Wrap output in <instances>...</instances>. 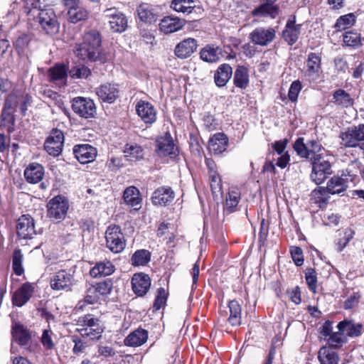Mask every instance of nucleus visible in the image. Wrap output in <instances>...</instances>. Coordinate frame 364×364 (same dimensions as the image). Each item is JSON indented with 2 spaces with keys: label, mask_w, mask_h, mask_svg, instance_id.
I'll return each instance as SVG.
<instances>
[{
  "label": "nucleus",
  "mask_w": 364,
  "mask_h": 364,
  "mask_svg": "<svg viewBox=\"0 0 364 364\" xmlns=\"http://www.w3.org/2000/svg\"><path fill=\"white\" fill-rule=\"evenodd\" d=\"M101 37L96 30H91L84 36L83 42L75 50L77 57L91 62L103 61L101 54Z\"/></svg>",
  "instance_id": "nucleus-1"
},
{
  "label": "nucleus",
  "mask_w": 364,
  "mask_h": 364,
  "mask_svg": "<svg viewBox=\"0 0 364 364\" xmlns=\"http://www.w3.org/2000/svg\"><path fill=\"white\" fill-rule=\"evenodd\" d=\"M77 326H78L77 330L82 337L90 338L92 340L99 339L103 332L99 320L90 314L80 317Z\"/></svg>",
  "instance_id": "nucleus-2"
},
{
  "label": "nucleus",
  "mask_w": 364,
  "mask_h": 364,
  "mask_svg": "<svg viewBox=\"0 0 364 364\" xmlns=\"http://www.w3.org/2000/svg\"><path fill=\"white\" fill-rule=\"evenodd\" d=\"M32 7L33 9H38L39 12L37 16L38 21L42 28L47 33L52 34L58 31V25L55 14L52 9H41L38 1L33 3Z\"/></svg>",
  "instance_id": "nucleus-3"
},
{
  "label": "nucleus",
  "mask_w": 364,
  "mask_h": 364,
  "mask_svg": "<svg viewBox=\"0 0 364 364\" xmlns=\"http://www.w3.org/2000/svg\"><path fill=\"white\" fill-rule=\"evenodd\" d=\"M106 246L113 253H119L126 246L124 236L118 225H109L105 232Z\"/></svg>",
  "instance_id": "nucleus-4"
},
{
  "label": "nucleus",
  "mask_w": 364,
  "mask_h": 364,
  "mask_svg": "<svg viewBox=\"0 0 364 364\" xmlns=\"http://www.w3.org/2000/svg\"><path fill=\"white\" fill-rule=\"evenodd\" d=\"M30 101L31 97L27 95L11 93L5 100L2 114H14L18 112L24 113L27 110V105Z\"/></svg>",
  "instance_id": "nucleus-5"
},
{
  "label": "nucleus",
  "mask_w": 364,
  "mask_h": 364,
  "mask_svg": "<svg viewBox=\"0 0 364 364\" xmlns=\"http://www.w3.org/2000/svg\"><path fill=\"white\" fill-rule=\"evenodd\" d=\"M47 207L48 217L53 221L60 222L65 219L69 205L65 197L57 196L49 201Z\"/></svg>",
  "instance_id": "nucleus-6"
},
{
  "label": "nucleus",
  "mask_w": 364,
  "mask_h": 364,
  "mask_svg": "<svg viewBox=\"0 0 364 364\" xmlns=\"http://www.w3.org/2000/svg\"><path fill=\"white\" fill-rule=\"evenodd\" d=\"M341 144L345 147H356L364 141V124L348 127L340 134Z\"/></svg>",
  "instance_id": "nucleus-7"
},
{
  "label": "nucleus",
  "mask_w": 364,
  "mask_h": 364,
  "mask_svg": "<svg viewBox=\"0 0 364 364\" xmlns=\"http://www.w3.org/2000/svg\"><path fill=\"white\" fill-rule=\"evenodd\" d=\"M311 178L316 184L323 183L328 175L332 173L331 166L328 161L322 157H313Z\"/></svg>",
  "instance_id": "nucleus-8"
},
{
  "label": "nucleus",
  "mask_w": 364,
  "mask_h": 364,
  "mask_svg": "<svg viewBox=\"0 0 364 364\" xmlns=\"http://www.w3.org/2000/svg\"><path fill=\"white\" fill-rule=\"evenodd\" d=\"M63 142V133L60 130L53 129L45 141L44 148L49 155L58 156L62 152Z\"/></svg>",
  "instance_id": "nucleus-9"
},
{
  "label": "nucleus",
  "mask_w": 364,
  "mask_h": 364,
  "mask_svg": "<svg viewBox=\"0 0 364 364\" xmlns=\"http://www.w3.org/2000/svg\"><path fill=\"white\" fill-rule=\"evenodd\" d=\"M276 37V31L272 27H259L250 34L251 41L260 46H266L272 43Z\"/></svg>",
  "instance_id": "nucleus-10"
},
{
  "label": "nucleus",
  "mask_w": 364,
  "mask_h": 364,
  "mask_svg": "<svg viewBox=\"0 0 364 364\" xmlns=\"http://www.w3.org/2000/svg\"><path fill=\"white\" fill-rule=\"evenodd\" d=\"M322 73L321 55L310 53L306 60V76L310 80L316 81L320 77Z\"/></svg>",
  "instance_id": "nucleus-11"
},
{
  "label": "nucleus",
  "mask_w": 364,
  "mask_h": 364,
  "mask_svg": "<svg viewBox=\"0 0 364 364\" xmlns=\"http://www.w3.org/2000/svg\"><path fill=\"white\" fill-rule=\"evenodd\" d=\"M156 151L161 156L176 155L178 149L170 133L166 132L156 140Z\"/></svg>",
  "instance_id": "nucleus-12"
},
{
  "label": "nucleus",
  "mask_w": 364,
  "mask_h": 364,
  "mask_svg": "<svg viewBox=\"0 0 364 364\" xmlns=\"http://www.w3.org/2000/svg\"><path fill=\"white\" fill-rule=\"evenodd\" d=\"M73 284V277L65 270L56 272L50 280V285L55 291H68Z\"/></svg>",
  "instance_id": "nucleus-13"
},
{
  "label": "nucleus",
  "mask_w": 364,
  "mask_h": 364,
  "mask_svg": "<svg viewBox=\"0 0 364 364\" xmlns=\"http://www.w3.org/2000/svg\"><path fill=\"white\" fill-rule=\"evenodd\" d=\"M105 16L109 18L110 28L114 32H122L127 26V20L124 15L116 9L110 8L105 11Z\"/></svg>",
  "instance_id": "nucleus-14"
},
{
  "label": "nucleus",
  "mask_w": 364,
  "mask_h": 364,
  "mask_svg": "<svg viewBox=\"0 0 364 364\" xmlns=\"http://www.w3.org/2000/svg\"><path fill=\"white\" fill-rule=\"evenodd\" d=\"M17 234L22 239H31L36 235L33 218L29 215L21 216L16 225Z\"/></svg>",
  "instance_id": "nucleus-15"
},
{
  "label": "nucleus",
  "mask_w": 364,
  "mask_h": 364,
  "mask_svg": "<svg viewBox=\"0 0 364 364\" xmlns=\"http://www.w3.org/2000/svg\"><path fill=\"white\" fill-rule=\"evenodd\" d=\"M64 1L68 8V15L71 23H76L87 18L89 13L85 8L80 6V0Z\"/></svg>",
  "instance_id": "nucleus-16"
},
{
  "label": "nucleus",
  "mask_w": 364,
  "mask_h": 364,
  "mask_svg": "<svg viewBox=\"0 0 364 364\" xmlns=\"http://www.w3.org/2000/svg\"><path fill=\"white\" fill-rule=\"evenodd\" d=\"M73 154L81 164H87L93 161L97 154L96 148L90 144H78L74 146Z\"/></svg>",
  "instance_id": "nucleus-17"
},
{
  "label": "nucleus",
  "mask_w": 364,
  "mask_h": 364,
  "mask_svg": "<svg viewBox=\"0 0 364 364\" xmlns=\"http://www.w3.org/2000/svg\"><path fill=\"white\" fill-rule=\"evenodd\" d=\"M185 25V21L178 17L167 16L159 23V29L166 34L172 33L181 30Z\"/></svg>",
  "instance_id": "nucleus-18"
},
{
  "label": "nucleus",
  "mask_w": 364,
  "mask_h": 364,
  "mask_svg": "<svg viewBox=\"0 0 364 364\" xmlns=\"http://www.w3.org/2000/svg\"><path fill=\"white\" fill-rule=\"evenodd\" d=\"M96 93L103 102H114L119 95V90L117 85L106 83L97 88Z\"/></svg>",
  "instance_id": "nucleus-19"
},
{
  "label": "nucleus",
  "mask_w": 364,
  "mask_h": 364,
  "mask_svg": "<svg viewBox=\"0 0 364 364\" xmlns=\"http://www.w3.org/2000/svg\"><path fill=\"white\" fill-rule=\"evenodd\" d=\"M132 286L134 292L138 296H142L146 294L150 288V278L144 273L134 274L132 279Z\"/></svg>",
  "instance_id": "nucleus-20"
},
{
  "label": "nucleus",
  "mask_w": 364,
  "mask_h": 364,
  "mask_svg": "<svg viewBox=\"0 0 364 364\" xmlns=\"http://www.w3.org/2000/svg\"><path fill=\"white\" fill-rule=\"evenodd\" d=\"M197 48V42L194 38H188L178 43L175 48V55L181 59L190 57Z\"/></svg>",
  "instance_id": "nucleus-21"
},
{
  "label": "nucleus",
  "mask_w": 364,
  "mask_h": 364,
  "mask_svg": "<svg viewBox=\"0 0 364 364\" xmlns=\"http://www.w3.org/2000/svg\"><path fill=\"white\" fill-rule=\"evenodd\" d=\"M72 108L75 114H93L96 109L92 100L82 97L73 99Z\"/></svg>",
  "instance_id": "nucleus-22"
},
{
  "label": "nucleus",
  "mask_w": 364,
  "mask_h": 364,
  "mask_svg": "<svg viewBox=\"0 0 364 364\" xmlns=\"http://www.w3.org/2000/svg\"><path fill=\"white\" fill-rule=\"evenodd\" d=\"M347 187V175H342V176H335L328 181L327 186L323 189V191H326L331 194H336L345 191Z\"/></svg>",
  "instance_id": "nucleus-23"
},
{
  "label": "nucleus",
  "mask_w": 364,
  "mask_h": 364,
  "mask_svg": "<svg viewBox=\"0 0 364 364\" xmlns=\"http://www.w3.org/2000/svg\"><path fill=\"white\" fill-rule=\"evenodd\" d=\"M228 144V139L223 133L214 134L208 141V149L214 154H219L225 151Z\"/></svg>",
  "instance_id": "nucleus-24"
},
{
  "label": "nucleus",
  "mask_w": 364,
  "mask_h": 364,
  "mask_svg": "<svg viewBox=\"0 0 364 364\" xmlns=\"http://www.w3.org/2000/svg\"><path fill=\"white\" fill-rule=\"evenodd\" d=\"M12 337L21 346L28 345L31 339V331L20 323H15L12 326Z\"/></svg>",
  "instance_id": "nucleus-25"
},
{
  "label": "nucleus",
  "mask_w": 364,
  "mask_h": 364,
  "mask_svg": "<svg viewBox=\"0 0 364 364\" xmlns=\"http://www.w3.org/2000/svg\"><path fill=\"white\" fill-rule=\"evenodd\" d=\"M33 287L30 283H25L14 294L13 304L17 306H23L31 297Z\"/></svg>",
  "instance_id": "nucleus-26"
},
{
  "label": "nucleus",
  "mask_w": 364,
  "mask_h": 364,
  "mask_svg": "<svg viewBox=\"0 0 364 364\" xmlns=\"http://www.w3.org/2000/svg\"><path fill=\"white\" fill-rule=\"evenodd\" d=\"M301 24H295L294 21L289 20L285 29L282 32V37L289 45L292 46L299 38L301 31Z\"/></svg>",
  "instance_id": "nucleus-27"
},
{
  "label": "nucleus",
  "mask_w": 364,
  "mask_h": 364,
  "mask_svg": "<svg viewBox=\"0 0 364 364\" xmlns=\"http://www.w3.org/2000/svg\"><path fill=\"white\" fill-rule=\"evenodd\" d=\"M174 196V192L170 187H161L154 192L152 201L155 205H166L171 202Z\"/></svg>",
  "instance_id": "nucleus-28"
},
{
  "label": "nucleus",
  "mask_w": 364,
  "mask_h": 364,
  "mask_svg": "<svg viewBox=\"0 0 364 364\" xmlns=\"http://www.w3.org/2000/svg\"><path fill=\"white\" fill-rule=\"evenodd\" d=\"M43 167L37 163L31 164L24 171L26 180L30 183H38L43 179Z\"/></svg>",
  "instance_id": "nucleus-29"
},
{
  "label": "nucleus",
  "mask_w": 364,
  "mask_h": 364,
  "mask_svg": "<svg viewBox=\"0 0 364 364\" xmlns=\"http://www.w3.org/2000/svg\"><path fill=\"white\" fill-rule=\"evenodd\" d=\"M50 81L59 85H65L68 77V69L65 65L58 64L48 70Z\"/></svg>",
  "instance_id": "nucleus-30"
},
{
  "label": "nucleus",
  "mask_w": 364,
  "mask_h": 364,
  "mask_svg": "<svg viewBox=\"0 0 364 364\" xmlns=\"http://www.w3.org/2000/svg\"><path fill=\"white\" fill-rule=\"evenodd\" d=\"M222 56V49L214 45H207L200 52V58L207 63H215Z\"/></svg>",
  "instance_id": "nucleus-31"
},
{
  "label": "nucleus",
  "mask_w": 364,
  "mask_h": 364,
  "mask_svg": "<svg viewBox=\"0 0 364 364\" xmlns=\"http://www.w3.org/2000/svg\"><path fill=\"white\" fill-rule=\"evenodd\" d=\"M337 327L343 334L350 337L358 336L361 333L363 328L361 323L348 320L341 321Z\"/></svg>",
  "instance_id": "nucleus-32"
},
{
  "label": "nucleus",
  "mask_w": 364,
  "mask_h": 364,
  "mask_svg": "<svg viewBox=\"0 0 364 364\" xmlns=\"http://www.w3.org/2000/svg\"><path fill=\"white\" fill-rule=\"evenodd\" d=\"M139 18L149 24L154 23L157 20V16L151 5L143 3L140 4L136 9Z\"/></svg>",
  "instance_id": "nucleus-33"
},
{
  "label": "nucleus",
  "mask_w": 364,
  "mask_h": 364,
  "mask_svg": "<svg viewBox=\"0 0 364 364\" xmlns=\"http://www.w3.org/2000/svg\"><path fill=\"white\" fill-rule=\"evenodd\" d=\"M232 74V69L228 64L220 65L214 75L215 82L218 87L225 86Z\"/></svg>",
  "instance_id": "nucleus-34"
},
{
  "label": "nucleus",
  "mask_w": 364,
  "mask_h": 364,
  "mask_svg": "<svg viewBox=\"0 0 364 364\" xmlns=\"http://www.w3.org/2000/svg\"><path fill=\"white\" fill-rule=\"evenodd\" d=\"M115 267L108 260L97 262L90 270V275L93 277H106L114 272Z\"/></svg>",
  "instance_id": "nucleus-35"
},
{
  "label": "nucleus",
  "mask_w": 364,
  "mask_h": 364,
  "mask_svg": "<svg viewBox=\"0 0 364 364\" xmlns=\"http://www.w3.org/2000/svg\"><path fill=\"white\" fill-rule=\"evenodd\" d=\"M123 197L125 203L132 207H134L135 210L141 208V198L139 196V191L136 187L130 186L127 188L124 192Z\"/></svg>",
  "instance_id": "nucleus-36"
},
{
  "label": "nucleus",
  "mask_w": 364,
  "mask_h": 364,
  "mask_svg": "<svg viewBox=\"0 0 364 364\" xmlns=\"http://www.w3.org/2000/svg\"><path fill=\"white\" fill-rule=\"evenodd\" d=\"M148 338V333L144 329H137L131 333L125 339L124 344L128 346H139Z\"/></svg>",
  "instance_id": "nucleus-37"
},
{
  "label": "nucleus",
  "mask_w": 364,
  "mask_h": 364,
  "mask_svg": "<svg viewBox=\"0 0 364 364\" xmlns=\"http://www.w3.org/2000/svg\"><path fill=\"white\" fill-rule=\"evenodd\" d=\"M318 359L321 364H338L339 357L330 347L323 346L318 353Z\"/></svg>",
  "instance_id": "nucleus-38"
},
{
  "label": "nucleus",
  "mask_w": 364,
  "mask_h": 364,
  "mask_svg": "<svg viewBox=\"0 0 364 364\" xmlns=\"http://www.w3.org/2000/svg\"><path fill=\"white\" fill-rule=\"evenodd\" d=\"M249 83L248 70L246 67L239 65L234 75V84L236 87L245 88Z\"/></svg>",
  "instance_id": "nucleus-39"
},
{
  "label": "nucleus",
  "mask_w": 364,
  "mask_h": 364,
  "mask_svg": "<svg viewBox=\"0 0 364 364\" xmlns=\"http://www.w3.org/2000/svg\"><path fill=\"white\" fill-rule=\"evenodd\" d=\"M228 308L230 311V316L228 321L232 326H239L241 323V306L235 300L229 302Z\"/></svg>",
  "instance_id": "nucleus-40"
},
{
  "label": "nucleus",
  "mask_w": 364,
  "mask_h": 364,
  "mask_svg": "<svg viewBox=\"0 0 364 364\" xmlns=\"http://www.w3.org/2000/svg\"><path fill=\"white\" fill-rule=\"evenodd\" d=\"M124 153V157L129 161H136L143 158V150L137 144H127Z\"/></svg>",
  "instance_id": "nucleus-41"
},
{
  "label": "nucleus",
  "mask_w": 364,
  "mask_h": 364,
  "mask_svg": "<svg viewBox=\"0 0 364 364\" xmlns=\"http://www.w3.org/2000/svg\"><path fill=\"white\" fill-rule=\"evenodd\" d=\"M355 21L356 16L353 13H350L340 16L333 27L338 31H343L353 26Z\"/></svg>",
  "instance_id": "nucleus-42"
},
{
  "label": "nucleus",
  "mask_w": 364,
  "mask_h": 364,
  "mask_svg": "<svg viewBox=\"0 0 364 364\" xmlns=\"http://www.w3.org/2000/svg\"><path fill=\"white\" fill-rule=\"evenodd\" d=\"M193 0H173L171 8L177 12L183 14H191L194 9Z\"/></svg>",
  "instance_id": "nucleus-43"
},
{
  "label": "nucleus",
  "mask_w": 364,
  "mask_h": 364,
  "mask_svg": "<svg viewBox=\"0 0 364 364\" xmlns=\"http://www.w3.org/2000/svg\"><path fill=\"white\" fill-rule=\"evenodd\" d=\"M151 259V253L146 250H139L132 257V264L134 266L146 264Z\"/></svg>",
  "instance_id": "nucleus-44"
},
{
  "label": "nucleus",
  "mask_w": 364,
  "mask_h": 364,
  "mask_svg": "<svg viewBox=\"0 0 364 364\" xmlns=\"http://www.w3.org/2000/svg\"><path fill=\"white\" fill-rule=\"evenodd\" d=\"M343 43L350 47H358L362 45L360 34L357 32L349 31L343 36Z\"/></svg>",
  "instance_id": "nucleus-45"
},
{
  "label": "nucleus",
  "mask_w": 364,
  "mask_h": 364,
  "mask_svg": "<svg viewBox=\"0 0 364 364\" xmlns=\"http://www.w3.org/2000/svg\"><path fill=\"white\" fill-rule=\"evenodd\" d=\"M112 289V282L111 280L107 279L102 282L97 283L95 286L90 287V292H97L98 296H104L109 294Z\"/></svg>",
  "instance_id": "nucleus-46"
},
{
  "label": "nucleus",
  "mask_w": 364,
  "mask_h": 364,
  "mask_svg": "<svg viewBox=\"0 0 364 364\" xmlns=\"http://www.w3.org/2000/svg\"><path fill=\"white\" fill-rule=\"evenodd\" d=\"M334 102L338 105L343 107H348L352 104V100L348 93L345 90L339 89L337 90L333 94Z\"/></svg>",
  "instance_id": "nucleus-47"
},
{
  "label": "nucleus",
  "mask_w": 364,
  "mask_h": 364,
  "mask_svg": "<svg viewBox=\"0 0 364 364\" xmlns=\"http://www.w3.org/2000/svg\"><path fill=\"white\" fill-rule=\"evenodd\" d=\"M23 255L20 250H15L13 253L12 266L14 272L17 275H21L23 273V268L22 267Z\"/></svg>",
  "instance_id": "nucleus-48"
},
{
  "label": "nucleus",
  "mask_w": 364,
  "mask_h": 364,
  "mask_svg": "<svg viewBox=\"0 0 364 364\" xmlns=\"http://www.w3.org/2000/svg\"><path fill=\"white\" fill-rule=\"evenodd\" d=\"M294 149L301 157L313 160V157L311 156L309 148L304 144L303 138H298L294 143Z\"/></svg>",
  "instance_id": "nucleus-49"
},
{
  "label": "nucleus",
  "mask_w": 364,
  "mask_h": 364,
  "mask_svg": "<svg viewBox=\"0 0 364 364\" xmlns=\"http://www.w3.org/2000/svg\"><path fill=\"white\" fill-rule=\"evenodd\" d=\"M90 74V70L84 65L74 67L70 70V75L73 78H87Z\"/></svg>",
  "instance_id": "nucleus-50"
},
{
  "label": "nucleus",
  "mask_w": 364,
  "mask_h": 364,
  "mask_svg": "<svg viewBox=\"0 0 364 364\" xmlns=\"http://www.w3.org/2000/svg\"><path fill=\"white\" fill-rule=\"evenodd\" d=\"M136 114H156L154 107L146 100H139L136 105Z\"/></svg>",
  "instance_id": "nucleus-51"
},
{
  "label": "nucleus",
  "mask_w": 364,
  "mask_h": 364,
  "mask_svg": "<svg viewBox=\"0 0 364 364\" xmlns=\"http://www.w3.org/2000/svg\"><path fill=\"white\" fill-rule=\"evenodd\" d=\"M240 198V193L236 191H229L226 198L225 205L228 209L232 210L235 208Z\"/></svg>",
  "instance_id": "nucleus-52"
},
{
  "label": "nucleus",
  "mask_w": 364,
  "mask_h": 364,
  "mask_svg": "<svg viewBox=\"0 0 364 364\" xmlns=\"http://www.w3.org/2000/svg\"><path fill=\"white\" fill-rule=\"evenodd\" d=\"M168 293L164 288H159L157 291V295L156 296L154 307L156 310L160 309L165 304L167 299Z\"/></svg>",
  "instance_id": "nucleus-53"
},
{
  "label": "nucleus",
  "mask_w": 364,
  "mask_h": 364,
  "mask_svg": "<svg viewBox=\"0 0 364 364\" xmlns=\"http://www.w3.org/2000/svg\"><path fill=\"white\" fill-rule=\"evenodd\" d=\"M306 281L310 289L312 291L316 292L317 279H316V272L314 269L309 268L306 269Z\"/></svg>",
  "instance_id": "nucleus-54"
},
{
  "label": "nucleus",
  "mask_w": 364,
  "mask_h": 364,
  "mask_svg": "<svg viewBox=\"0 0 364 364\" xmlns=\"http://www.w3.org/2000/svg\"><path fill=\"white\" fill-rule=\"evenodd\" d=\"M53 333L50 329H46L43 331L41 336V343L44 348L48 350L53 349L55 344L52 339Z\"/></svg>",
  "instance_id": "nucleus-55"
},
{
  "label": "nucleus",
  "mask_w": 364,
  "mask_h": 364,
  "mask_svg": "<svg viewBox=\"0 0 364 364\" xmlns=\"http://www.w3.org/2000/svg\"><path fill=\"white\" fill-rule=\"evenodd\" d=\"M301 88V83L299 80H295L291 83L288 93L289 98L291 101L294 102L296 100Z\"/></svg>",
  "instance_id": "nucleus-56"
},
{
  "label": "nucleus",
  "mask_w": 364,
  "mask_h": 364,
  "mask_svg": "<svg viewBox=\"0 0 364 364\" xmlns=\"http://www.w3.org/2000/svg\"><path fill=\"white\" fill-rule=\"evenodd\" d=\"M341 331L331 333L328 338V343L330 346L333 348H338L345 342V338Z\"/></svg>",
  "instance_id": "nucleus-57"
},
{
  "label": "nucleus",
  "mask_w": 364,
  "mask_h": 364,
  "mask_svg": "<svg viewBox=\"0 0 364 364\" xmlns=\"http://www.w3.org/2000/svg\"><path fill=\"white\" fill-rule=\"evenodd\" d=\"M2 118L0 122V127L5 129L8 132H11L14 126V115H1Z\"/></svg>",
  "instance_id": "nucleus-58"
},
{
  "label": "nucleus",
  "mask_w": 364,
  "mask_h": 364,
  "mask_svg": "<svg viewBox=\"0 0 364 364\" xmlns=\"http://www.w3.org/2000/svg\"><path fill=\"white\" fill-rule=\"evenodd\" d=\"M291 254L295 264L297 266H301L304 262L302 250L299 247H292L291 248Z\"/></svg>",
  "instance_id": "nucleus-59"
},
{
  "label": "nucleus",
  "mask_w": 364,
  "mask_h": 364,
  "mask_svg": "<svg viewBox=\"0 0 364 364\" xmlns=\"http://www.w3.org/2000/svg\"><path fill=\"white\" fill-rule=\"evenodd\" d=\"M72 341L75 343L73 347V353L75 354L83 352L86 348V344L79 337L76 336H72Z\"/></svg>",
  "instance_id": "nucleus-60"
},
{
  "label": "nucleus",
  "mask_w": 364,
  "mask_h": 364,
  "mask_svg": "<svg viewBox=\"0 0 364 364\" xmlns=\"http://www.w3.org/2000/svg\"><path fill=\"white\" fill-rule=\"evenodd\" d=\"M308 148L311 157H321L320 154H317L321 150V146L318 142L316 141H311L308 144Z\"/></svg>",
  "instance_id": "nucleus-61"
},
{
  "label": "nucleus",
  "mask_w": 364,
  "mask_h": 364,
  "mask_svg": "<svg viewBox=\"0 0 364 364\" xmlns=\"http://www.w3.org/2000/svg\"><path fill=\"white\" fill-rule=\"evenodd\" d=\"M122 166L120 158L112 157L107 161V166L111 171L119 169Z\"/></svg>",
  "instance_id": "nucleus-62"
},
{
  "label": "nucleus",
  "mask_w": 364,
  "mask_h": 364,
  "mask_svg": "<svg viewBox=\"0 0 364 364\" xmlns=\"http://www.w3.org/2000/svg\"><path fill=\"white\" fill-rule=\"evenodd\" d=\"M290 299L296 304L301 303V291L299 287H296L289 292Z\"/></svg>",
  "instance_id": "nucleus-63"
},
{
  "label": "nucleus",
  "mask_w": 364,
  "mask_h": 364,
  "mask_svg": "<svg viewBox=\"0 0 364 364\" xmlns=\"http://www.w3.org/2000/svg\"><path fill=\"white\" fill-rule=\"evenodd\" d=\"M335 68L338 71L346 72L348 64L342 58H336L334 60Z\"/></svg>",
  "instance_id": "nucleus-64"
}]
</instances>
